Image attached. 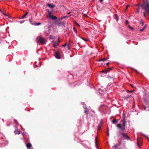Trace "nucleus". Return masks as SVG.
Here are the masks:
<instances>
[{
	"label": "nucleus",
	"mask_w": 149,
	"mask_h": 149,
	"mask_svg": "<svg viewBox=\"0 0 149 149\" xmlns=\"http://www.w3.org/2000/svg\"><path fill=\"white\" fill-rule=\"evenodd\" d=\"M126 125V122L125 120H124L123 123L117 124L116 125L117 127L121 130L123 131L125 129V126Z\"/></svg>",
	"instance_id": "obj_1"
},
{
	"label": "nucleus",
	"mask_w": 149,
	"mask_h": 149,
	"mask_svg": "<svg viewBox=\"0 0 149 149\" xmlns=\"http://www.w3.org/2000/svg\"><path fill=\"white\" fill-rule=\"evenodd\" d=\"M36 41L37 42L39 43L41 45H43L46 43V40L45 38H43L41 36H38L37 38Z\"/></svg>",
	"instance_id": "obj_2"
},
{
	"label": "nucleus",
	"mask_w": 149,
	"mask_h": 149,
	"mask_svg": "<svg viewBox=\"0 0 149 149\" xmlns=\"http://www.w3.org/2000/svg\"><path fill=\"white\" fill-rule=\"evenodd\" d=\"M142 9L145 10L147 13H149V2L147 1L146 4L144 3L142 6Z\"/></svg>",
	"instance_id": "obj_3"
},
{
	"label": "nucleus",
	"mask_w": 149,
	"mask_h": 149,
	"mask_svg": "<svg viewBox=\"0 0 149 149\" xmlns=\"http://www.w3.org/2000/svg\"><path fill=\"white\" fill-rule=\"evenodd\" d=\"M108 109L107 106L102 104L101 105L100 107L99 108V110L101 112H105Z\"/></svg>",
	"instance_id": "obj_4"
},
{
	"label": "nucleus",
	"mask_w": 149,
	"mask_h": 149,
	"mask_svg": "<svg viewBox=\"0 0 149 149\" xmlns=\"http://www.w3.org/2000/svg\"><path fill=\"white\" fill-rule=\"evenodd\" d=\"M121 134L123 136V137H124L125 139H126L127 140L130 139V138L124 132H123Z\"/></svg>",
	"instance_id": "obj_5"
},
{
	"label": "nucleus",
	"mask_w": 149,
	"mask_h": 149,
	"mask_svg": "<svg viewBox=\"0 0 149 149\" xmlns=\"http://www.w3.org/2000/svg\"><path fill=\"white\" fill-rule=\"evenodd\" d=\"M55 56L57 59H59L60 58V55L58 52L57 51L56 52Z\"/></svg>",
	"instance_id": "obj_6"
},
{
	"label": "nucleus",
	"mask_w": 149,
	"mask_h": 149,
	"mask_svg": "<svg viewBox=\"0 0 149 149\" xmlns=\"http://www.w3.org/2000/svg\"><path fill=\"white\" fill-rule=\"evenodd\" d=\"M59 38H58V42H55L54 44V46L55 47H56L58 45L59 42Z\"/></svg>",
	"instance_id": "obj_7"
},
{
	"label": "nucleus",
	"mask_w": 149,
	"mask_h": 149,
	"mask_svg": "<svg viewBox=\"0 0 149 149\" xmlns=\"http://www.w3.org/2000/svg\"><path fill=\"white\" fill-rule=\"evenodd\" d=\"M47 6L50 8H53L55 7V6L54 5L51 4L50 3H48L47 4Z\"/></svg>",
	"instance_id": "obj_8"
},
{
	"label": "nucleus",
	"mask_w": 149,
	"mask_h": 149,
	"mask_svg": "<svg viewBox=\"0 0 149 149\" xmlns=\"http://www.w3.org/2000/svg\"><path fill=\"white\" fill-rule=\"evenodd\" d=\"M49 18L52 20H56L57 18L56 16L53 15H52Z\"/></svg>",
	"instance_id": "obj_9"
},
{
	"label": "nucleus",
	"mask_w": 149,
	"mask_h": 149,
	"mask_svg": "<svg viewBox=\"0 0 149 149\" xmlns=\"http://www.w3.org/2000/svg\"><path fill=\"white\" fill-rule=\"evenodd\" d=\"M26 147L28 148H29L31 147V145L30 143H28L26 145Z\"/></svg>",
	"instance_id": "obj_10"
},
{
	"label": "nucleus",
	"mask_w": 149,
	"mask_h": 149,
	"mask_svg": "<svg viewBox=\"0 0 149 149\" xmlns=\"http://www.w3.org/2000/svg\"><path fill=\"white\" fill-rule=\"evenodd\" d=\"M120 145L119 143L116 144L113 147V148H115V149H116Z\"/></svg>",
	"instance_id": "obj_11"
},
{
	"label": "nucleus",
	"mask_w": 149,
	"mask_h": 149,
	"mask_svg": "<svg viewBox=\"0 0 149 149\" xmlns=\"http://www.w3.org/2000/svg\"><path fill=\"white\" fill-rule=\"evenodd\" d=\"M52 12L51 11H49L48 12V17L50 18L52 16Z\"/></svg>",
	"instance_id": "obj_12"
},
{
	"label": "nucleus",
	"mask_w": 149,
	"mask_h": 149,
	"mask_svg": "<svg viewBox=\"0 0 149 149\" xmlns=\"http://www.w3.org/2000/svg\"><path fill=\"white\" fill-rule=\"evenodd\" d=\"M31 23L35 25H40L41 24V23L40 22H38V23Z\"/></svg>",
	"instance_id": "obj_13"
},
{
	"label": "nucleus",
	"mask_w": 149,
	"mask_h": 149,
	"mask_svg": "<svg viewBox=\"0 0 149 149\" xmlns=\"http://www.w3.org/2000/svg\"><path fill=\"white\" fill-rule=\"evenodd\" d=\"M67 48L68 49L70 50V45L69 43L67 44Z\"/></svg>",
	"instance_id": "obj_14"
},
{
	"label": "nucleus",
	"mask_w": 149,
	"mask_h": 149,
	"mask_svg": "<svg viewBox=\"0 0 149 149\" xmlns=\"http://www.w3.org/2000/svg\"><path fill=\"white\" fill-rule=\"evenodd\" d=\"M117 121H118L116 119H114L112 120V122L114 124L115 123L117 122Z\"/></svg>",
	"instance_id": "obj_15"
},
{
	"label": "nucleus",
	"mask_w": 149,
	"mask_h": 149,
	"mask_svg": "<svg viewBox=\"0 0 149 149\" xmlns=\"http://www.w3.org/2000/svg\"><path fill=\"white\" fill-rule=\"evenodd\" d=\"M28 13L27 12H26L25 13L24 15H23L22 17V18H23L25 17L27 15Z\"/></svg>",
	"instance_id": "obj_16"
},
{
	"label": "nucleus",
	"mask_w": 149,
	"mask_h": 149,
	"mask_svg": "<svg viewBox=\"0 0 149 149\" xmlns=\"http://www.w3.org/2000/svg\"><path fill=\"white\" fill-rule=\"evenodd\" d=\"M145 102V103L146 104H145L146 105H147V104H148V105H149V101H147L146 100H144Z\"/></svg>",
	"instance_id": "obj_17"
},
{
	"label": "nucleus",
	"mask_w": 149,
	"mask_h": 149,
	"mask_svg": "<svg viewBox=\"0 0 149 149\" xmlns=\"http://www.w3.org/2000/svg\"><path fill=\"white\" fill-rule=\"evenodd\" d=\"M15 134H20V132L18 130H16L14 132Z\"/></svg>",
	"instance_id": "obj_18"
},
{
	"label": "nucleus",
	"mask_w": 149,
	"mask_h": 149,
	"mask_svg": "<svg viewBox=\"0 0 149 149\" xmlns=\"http://www.w3.org/2000/svg\"><path fill=\"white\" fill-rule=\"evenodd\" d=\"M102 125H101V124H99L98 127V130H99L101 129V127L102 126Z\"/></svg>",
	"instance_id": "obj_19"
},
{
	"label": "nucleus",
	"mask_w": 149,
	"mask_h": 149,
	"mask_svg": "<svg viewBox=\"0 0 149 149\" xmlns=\"http://www.w3.org/2000/svg\"><path fill=\"white\" fill-rule=\"evenodd\" d=\"M102 72L103 73H106L107 72V69L104 70L102 71Z\"/></svg>",
	"instance_id": "obj_20"
},
{
	"label": "nucleus",
	"mask_w": 149,
	"mask_h": 149,
	"mask_svg": "<svg viewBox=\"0 0 149 149\" xmlns=\"http://www.w3.org/2000/svg\"><path fill=\"white\" fill-rule=\"evenodd\" d=\"M140 23L142 25H143L144 24V22L143 20H141L140 21Z\"/></svg>",
	"instance_id": "obj_21"
},
{
	"label": "nucleus",
	"mask_w": 149,
	"mask_h": 149,
	"mask_svg": "<svg viewBox=\"0 0 149 149\" xmlns=\"http://www.w3.org/2000/svg\"><path fill=\"white\" fill-rule=\"evenodd\" d=\"M55 38V37L52 36H50L49 37L50 39H53Z\"/></svg>",
	"instance_id": "obj_22"
},
{
	"label": "nucleus",
	"mask_w": 149,
	"mask_h": 149,
	"mask_svg": "<svg viewBox=\"0 0 149 149\" xmlns=\"http://www.w3.org/2000/svg\"><path fill=\"white\" fill-rule=\"evenodd\" d=\"M112 69V68H108L107 69V72L109 71L110 70H111Z\"/></svg>",
	"instance_id": "obj_23"
},
{
	"label": "nucleus",
	"mask_w": 149,
	"mask_h": 149,
	"mask_svg": "<svg viewBox=\"0 0 149 149\" xmlns=\"http://www.w3.org/2000/svg\"><path fill=\"white\" fill-rule=\"evenodd\" d=\"M112 69V68H108L107 69V72L109 71L110 70H111Z\"/></svg>",
	"instance_id": "obj_24"
},
{
	"label": "nucleus",
	"mask_w": 149,
	"mask_h": 149,
	"mask_svg": "<svg viewBox=\"0 0 149 149\" xmlns=\"http://www.w3.org/2000/svg\"><path fill=\"white\" fill-rule=\"evenodd\" d=\"M107 60L106 59H100L99 60V61H105Z\"/></svg>",
	"instance_id": "obj_25"
},
{
	"label": "nucleus",
	"mask_w": 149,
	"mask_h": 149,
	"mask_svg": "<svg viewBox=\"0 0 149 149\" xmlns=\"http://www.w3.org/2000/svg\"><path fill=\"white\" fill-rule=\"evenodd\" d=\"M128 26L129 28L131 30H133L134 29V28H133L131 27L130 25H128Z\"/></svg>",
	"instance_id": "obj_26"
},
{
	"label": "nucleus",
	"mask_w": 149,
	"mask_h": 149,
	"mask_svg": "<svg viewBox=\"0 0 149 149\" xmlns=\"http://www.w3.org/2000/svg\"><path fill=\"white\" fill-rule=\"evenodd\" d=\"M73 30H74V31L75 32L76 34H77V30L75 28V27H74L73 28Z\"/></svg>",
	"instance_id": "obj_27"
},
{
	"label": "nucleus",
	"mask_w": 149,
	"mask_h": 149,
	"mask_svg": "<svg viewBox=\"0 0 149 149\" xmlns=\"http://www.w3.org/2000/svg\"><path fill=\"white\" fill-rule=\"evenodd\" d=\"M85 109L86 110L85 111V113H86L87 114H88V111L87 110L86 108H85Z\"/></svg>",
	"instance_id": "obj_28"
},
{
	"label": "nucleus",
	"mask_w": 149,
	"mask_h": 149,
	"mask_svg": "<svg viewBox=\"0 0 149 149\" xmlns=\"http://www.w3.org/2000/svg\"><path fill=\"white\" fill-rule=\"evenodd\" d=\"M125 23L126 24H127L128 23H129V22L127 20H126V21H125Z\"/></svg>",
	"instance_id": "obj_29"
},
{
	"label": "nucleus",
	"mask_w": 149,
	"mask_h": 149,
	"mask_svg": "<svg viewBox=\"0 0 149 149\" xmlns=\"http://www.w3.org/2000/svg\"><path fill=\"white\" fill-rule=\"evenodd\" d=\"M67 45V43H65L64 45H62V46L63 47H65L66 46V45Z\"/></svg>",
	"instance_id": "obj_30"
},
{
	"label": "nucleus",
	"mask_w": 149,
	"mask_h": 149,
	"mask_svg": "<svg viewBox=\"0 0 149 149\" xmlns=\"http://www.w3.org/2000/svg\"><path fill=\"white\" fill-rule=\"evenodd\" d=\"M144 30V28H142V29H140V31L141 32H142Z\"/></svg>",
	"instance_id": "obj_31"
},
{
	"label": "nucleus",
	"mask_w": 149,
	"mask_h": 149,
	"mask_svg": "<svg viewBox=\"0 0 149 149\" xmlns=\"http://www.w3.org/2000/svg\"><path fill=\"white\" fill-rule=\"evenodd\" d=\"M102 122H103L102 120H100V124H101V125H102Z\"/></svg>",
	"instance_id": "obj_32"
},
{
	"label": "nucleus",
	"mask_w": 149,
	"mask_h": 149,
	"mask_svg": "<svg viewBox=\"0 0 149 149\" xmlns=\"http://www.w3.org/2000/svg\"><path fill=\"white\" fill-rule=\"evenodd\" d=\"M143 16L144 17H146V14L145 12L143 13Z\"/></svg>",
	"instance_id": "obj_33"
},
{
	"label": "nucleus",
	"mask_w": 149,
	"mask_h": 149,
	"mask_svg": "<svg viewBox=\"0 0 149 149\" xmlns=\"http://www.w3.org/2000/svg\"><path fill=\"white\" fill-rule=\"evenodd\" d=\"M130 6L129 5H127V6L126 8V11L127 10V9L128 8V7H129Z\"/></svg>",
	"instance_id": "obj_34"
},
{
	"label": "nucleus",
	"mask_w": 149,
	"mask_h": 149,
	"mask_svg": "<svg viewBox=\"0 0 149 149\" xmlns=\"http://www.w3.org/2000/svg\"><path fill=\"white\" fill-rule=\"evenodd\" d=\"M83 104L84 105V106H84V108H86V106L85 105H84V103H83Z\"/></svg>",
	"instance_id": "obj_35"
},
{
	"label": "nucleus",
	"mask_w": 149,
	"mask_h": 149,
	"mask_svg": "<svg viewBox=\"0 0 149 149\" xmlns=\"http://www.w3.org/2000/svg\"><path fill=\"white\" fill-rule=\"evenodd\" d=\"M81 38L83 40H84L85 41L86 40L85 38H83V37H81Z\"/></svg>",
	"instance_id": "obj_36"
},
{
	"label": "nucleus",
	"mask_w": 149,
	"mask_h": 149,
	"mask_svg": "<svg viewBox=\"0 0 149 149\" xmlns=\"http://www.w3.org/2000/svg\"><path fill=\"white\" fill-rule=\"evenodd\" d=\"M147 25L146 24L145 26H144L143 28H144V29H145Z\"/></svg>",
	"instance_id": "obj_37"
},
{
	"label": "nucleus",
	"mask_w": 149,
	"mask_h": 149,
	"mask_svg": "<svg viewBox=\"0 0 149 149\" xmlns=\"http://www.w3.org/2000/svg\"><path fill=\"white\" fill-rule=\"evenodd\" d=\"M143 107L144 110H146V107L145 106H143Z\"/></svg>",
	"instance_id": "obj_38"
},
{
	"label": "nucleus",
	"mask_w": 149,
	"mask_h": 149,
	"mask_svg": "<svg viewBox=\"0 0 149 149\" xmlns=\"http://www.w3.org/2000/svg\"><path fill=\"white\" fill-rule=\"evenodd\" d=\"M24 22V21H22L21 22H20V23H23V22Z\"/></svg>",
	"instance_id": "obj_39"
},
{
	"label": "nucleus",
	"mask_w": 149,
	"mask_h": 149,
	"mask_svg": "<svg viewBox=\"0 0 149 149\" xmlns=\"http://www.w3.org/2000/svg\"><path fill=\"white\" fill-rule=\"evenodd\" d=\"M127 91H128L129 93H131V92H132V91H129L127 90Z\"/></svg>",
	"instance_id": "obj_40"
},
{
	"label": "nucleus",
	"mask_w": 149,
	"mask_h": 149,
	"mask_svg": "<svg viewBox=\"0 0 149 149\" xmlns=\"http://www.w3.org/2000/svg\"><path fill=\"white\" fill-rule=\"evenodd\" d=\"M76 25H77V26H80V25H79V24H78V23H77Z\"/></svg>",
	"instance_id": "obj_41"
},
{
	"label": "nucleus",
	"mask_w": 149,
	"mask_h": 149,
	"mask_svg": "<svg viewBox=\"0 0 149 149\" xmlns=\"http://www.w3.org/2000/svg\"><path fill=\"white\" fill-rule=\"evenodd\" d=\"M145 136L147 138V139H148V141H149V138H148V137H147V136Z\"/></svg>",
	"instance_id": "obj_42"
},
{
	"label": "nucleus",
	"mask_w": 149,
	"mask_h": 149,
	"mask_svg": "<svg viewBox=\"0 0 149 149\" xmlns=\"http://www.w3.org/2000/svg\"><path fill=\"white\" fill-rule=\"evenodd\" d=\"M70 13H71V12H69V13H67V14L68 15H69V14H70Z\"/></svg>",
	"instance_id": "obj_43"
},
{
	"label": "nucleus",
	"mask_w": 149,
	"mask_h": 149,
	"mask_svg": "<svg viewBox=\"0 0 149 149\" xmlns=\"http://www.w3.org/2000/svg\"><path fill=\"white\" fill-rule=\"evenodd\" d=\"M109 63H107V65L108 66V65H109Z\"/></svg>",
	"instance_id": "obj_44"
},
{
	"label": "nucleus",
	"mask_w": 149,
	"mask_h": 149,
	"mask_svg": "<svg viewBox=\"0 0 149 149\" xmlns=\"http://www.w3.org/2000/svg\"><path fill=\"white\" fill-rule=\"evenodd\" d=\"M137 144H138V146H139V143H138V139H137Z\"/></svg>",
	"instance_id": "obj_45"
},
{
	"label": "nucleus",
	"mask_w": 149,
	"mask_h": 149,
	"mask_svg": "<svg viewBox=\"0 0 149 149\" xmlns=\"http://www.w3.org/2000/svg\"><path fill=\"white\" fill-rule=\"evenodd\" d=\"M74 23L76 24H77V23L76 21H74Z\"/></svg>",
	"instance_id": "obj_46"
},
{
	"label": "nucleus",
	"mask_w": 149,
	"mask_h": 149,
	"mask_svg": "<svg viewBox=\"0 0 149 149\" xmlns=\"http://www.w3.org/2000/svg\"><path fill=\"white\" fill-rule=\"evenodd\" d=\"M130 85L132 87H133V86L132 84H130Z\"/></svg>",
	"instance_id": "obj_47"
},
{
	"label": "nucleus",
	"mask_w": 149,
	"mask_h": 149,
	"mask_svg": "<svg viewBox=\"0 0 149 149\" xmlns=\"http://www.w3.org/2000/svg\"><path fill=\"white\" fill-rule=\"evenodd\" d=\"M103 0H100V2H102L103 1Z\"/></svg>",
	"instance_id": "obj_48"
},
{
	"label": "nucleus",
	"mask_w": 149,
	"mask_h": 149,
	"mask_svg": "<svg viewBox=\"0 0 149 149\" xmlns=\"http://www.w3.org/2000/svg\"><path fill=\"white\" fill-rule=\"evenodd\" d=\"M139 9H138V10L137 11V13H139Z\"/></svg>",
	"instance_id": "obj_49"
},
{
	"label": "nucleus",
	"mask_w": 149,
	"mask_h": 149,
	"mask_svg": "<svg viewBox=\"0 0 149 149\" xmlns=\"http://www.w3.org/2000/svg\"><path fill=\"white\" fill-rule=\"evenodd\" d=\"M66 17H67L66 16H64V17H63V18H65Z\"/></svg>",
	"instance_id": "obj_50"
},
{
	"label": "nucleus",
	"mask_w": 149,
	"mask_h": 149,
	"mask_svg": "<svg viewBox=\"0 0 149 149\" xmlns=\"http://www.w3.org/2000/svg\"><path fill=\"white\" fill-rule=\"evenodd\" d=\"M107 135H108V136L109 135V132H108V131Z\"/></svg>",
	"instance_id": "obj_51"
},
{
	"label": "nucleus",
	"mask_w": 149,
	"mask_h": 149,
	"mask_svg": "<svg viewBox=\"0 0 149 149\" xmlns=\"http://www.w3.org/2000/svg\"><path fill=\"white\" fill-rule=\"evenodd\" d=\"M84 15H85L86 17H87V15H86V14H85Z\"/></svg>",
	"instance_id": "obj_52"
},
{
	"label": "nucleus",
	"mask_w": 149,
	"mask_h": 149,
	"mask_svg": "<svg viewBox=\"0 0 149 149\" xmlns=\"http://www.w3.org/2000/svg\"><path fill=\"white\" fill-rule=\"evenodd\" d=\"M129 97V95H128L127 96V97Z\"/></svg>",
	"instance_id": "obj_53"
},
{
	"label": "nucleus",
	"mask_w": 149,
	"mask_h": 149,
	"mask_svg": "<svg viewBox=\"0 0 149 149\" xmlns=\"http://www.w3.org/2000/svg\"><path fill=\"white\" fill-rule=\"evenodd\" d=\"M96 142H97V141H96H96H95V142H96Z\"/></svg>",
	"instance_id": "obj_54"
},
{
	"label": "nucleus",
	"mask_w": 149,
	"mask_h": 149,
	"mask_svg": "<svg viewBox=\"0 0 149 149\" xmlns=\"http://www.w3.org/2000/svg\"><path fill=\"white\" fill-rule=\"evenodd\" d=\"M29 20L31 21V20L30 19Z\"/></svg>",
	"instance_id": "obj_55"
},
{
	"label": "nucleus",
	"mask_w": 149,
	"mask_h": 149,
	"mask_svg": "<svg viewBox=\"0 0 149 149\" xmlns=\"http://www.w3.org/2000/svg\"><path fill=\"white\" fill-rule=\"evenodd\" d=\"M148 99L149 100V98H148Z\"/></svg>",
	"instance_id": "obj_56"
}]
</instances>
